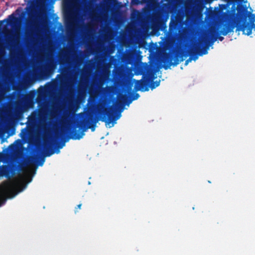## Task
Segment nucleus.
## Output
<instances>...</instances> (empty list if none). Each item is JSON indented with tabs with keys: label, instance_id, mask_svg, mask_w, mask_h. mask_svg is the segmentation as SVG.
I'll list each match as a JSON object with an SVG mask.
<instances>
[{
	"label": "nucleus",
	"instance_id": "1",
	"mask_svg": "<svg viewBox=\"0 0 255 255\" xmlns=\"http://www.w3.org/2000/svg\"><path fill=\"white\" fill-rule=\"evenodd\" d=\"M97 109L100 115V117L95 116L92 112L89 111L79 114L81 120L78 122L77 126L70 132L72 139H80L85 135L84 132L88 128H90L92 131H95L96 124L99 120L104 122L106 125H109L112 123V127L116 123V121L121 117L120 113L114 114L115 108L113 106L106 107L101 104L98 106Z\"/></svg>",
	"mask_w": 255,
	"mask_h": 255
},
{
	"label": "nucleus",
	"instance_id": "2",
	"mask_svg": "<svg viewBox=\"0 0 255 255\" xmlns=\"http://www.w3.org/2000/svg\"><path fill=\"white\" fill-rule=\"evenodd\" d=\"M143 77L144 78V81L133 79L135 83L134 87L135 91H147L149 90V87L153 90L157 87L160 84V81H153L155 77L152 72H148Z\"/></svg>",
	"mask_w": 255,
	"mask_h": 255
},
{
	"label": "nucleus",
	"instance_id": "3",
	"mask_svg": "<svg viewBox=\"0 0 255 255\" xmlns=\"http://www.w3.org/2000/svg\"><path fill=\"white\" fill-rule=\"evenodd\" d=\"M189 54V50L180 52H169L165 53L163 57V68L167 70L171 65L176 66L180 62L184 60L183 57H187Z\"/></svg>",
	"mask_w": 255,
	"mask_h": 255
},
{
	"label": "nucleus",
	"instance_id": "4",
	"mask_svg": "<svg viewBox=\"0 0 255 255\" xmlns=\"http://www.w3.org/2000/svg\"><path fill=\"white\" fill-rule=\"evenodd\" d=\"M207 39L206 38H201L196 42L193 47L189 49V54L192 60L196 61L198 56H202L207 54L209 45L207 44Z\"/></svg>",
	"mask_w": 255,
	"mask_h": 255
},
{
	"label": "nucleus",
	"instance_id": "5",
	"mask_svg": "<svg viewBox=\"0 0 255 255\" xmlns=\"http://www.w3.org/2000/svg\"><path fill=\"white\" fill-rule=\"evenodd\" d=\"M45 96L42 92L39 91L37 97L35 99L36 102L38 104L40 109L32 112L30 115L27 118L28 121L32 125L35 124L42 113L44 112V100Z\"/></svg>",
	"mask_w": 255,
	"mask_h": 255
},
{
	"label": "nucleus",
	"instance_id": "6",
	"mask_svg": "<svg viewBox=\"0 0 255 255\" xmlns=\"http://www.w3.org/2000/svg\"><path fill=\"white\" fill-rule=\"evenodd\" d=\"M18 188V183L16 181H10L4 183L0 189V206L3 204L5 199L2 194V192L7 194H16Z\"/></svg>",
	"mask_w": 255,
	"mask_h": 255
},
{
	"label": "nucleus",
	"instance_id": "7",
	"mask_svg": "<svg viewBox=\"0 0 255 255\" xmlns=\"http://www.w3.org/2000/svg\"><path fill=\"white\" fill-rule=\"evenodd\" d=\"M35 91L30 92L28 94L23 95L21 99L16 103V106L24 110L33 108L36 96Z\"/></svg>",
	"mask_w": 255,
	"mask_h": 255
},
{
	"label": "nucleus",
	"instance_id": "8",
	"mask_svg": "<svg viewBox=\"0 0 255 255\" xmlns=\"http://www.w3.org/2000/svg\"><path fill=\"white\" fill-rule=\"evenodd\" d=\"M228 21L226 23H221L220 25V27L221 28V30L219 31H217L216 30L215 28L211 29L209 31V33L207 36L203 37L202 38H206L207 39V43H209L208 45H210L213 44V43L216 40L217 38H218L219 40L220 41H223L224 39L223 36H218L219 34H222L221 33V30L223 29L224 27V25L226 23H228L229 21L227 18Z\"/></svg>",
	"mask_w": 255,
	"mask_h": 255
},
{
	"label": "nucleus",
	"instance_id": "9",
	"mask_svg": "<svg viewBox=\"0 0 255 255\" xmlns=\"http://www.w3.org/2000/svg\"><path fill=\"white\" fill-rule=\"evenodd\" d=\"M139 97L138 93H133L132 96L129 98L127 95H121L119 97L117 102V106L122 108V111L124 110V107L125 105H129L133 101L137 100Z\"/></svg>",
	"mask_w": 255,
	"mask_h": 255
},
{
	"label": "nucleus",
	"instance_id": "10",
	"mask_svg": "<svg viewBox=\"0 0 255 255\" xmlns=\"http://www.w3.org/2000/svg\"><path fill=\"white\" fill-rule=\"evenodd\" d=\"M17 166L12 165H0V177L5 176L9 178L14 173Z\"/></svg>",
	"mask_w": 255,
	"mask_h": 255
},
{
	"label": "nucleus",
	"instance_id": "11",
	"mask_svg": "<svg viewBox=\"0 0 255 255\" xmlns=\"http://www.w3.org/2000/svg\"><path fill=\"white\" fill-rule=\"evenodd\" d=\"M53 144L50 143V144H46L45 143L44 145V148L45 149V153L44 155L45 156H50L53 154H54L55 152L58 153L60 151L59 149L62 148L65 145V143L63 142L60 144H59L57 146V149L56 150H54V149L51 148L52 145Z\"/></svg>",
	"mask_w": 255,
	"mask_h": 255
},
{
	"label": "nucleus",
	"instance_id": "12",
	"mask_svg": "<svg viewBox=\"0 0 255 255\" xmlns=\"http://www.w3.org/2000/svg\"><path fill=\"white\" fill-rule=\"evenodd\" d=\"M57 65V62L54 58H50L45 66L44 67V71L46 73H52L55 69Z\"/></svg>",
	"mask_w": 255,
	"mask_h": 255
},
{
	"label": "nucleus",
	"instance_id": "13",
	"mask_svg": "<svg viewBox=\"0 0 255 255\" xmlns=\"http://www.w3.org/2000/svg\"><path fill=\"white\" fill-rule=\"evenodd\" d=\"M65 22L68 28H72L75 26V16L72 13L65 16Z\"/></svg>",
	"mask_w": 255,
	"mask_h": 255
},
{
	"label": "nucleus",
	"instance_id": "14",
	"mask_svg": "<svg viewBox=\"0 0 255 255\" xmlns=\"http://www.w3.org/2000/svg\"><path fill=\"white\" fill-rule=\"evenodd\" d=\"M17 20H18V18L16 17H15L14 16V14L13 13V14L9 15L7 18L5 19L4 20H3L2 21H1L0 22H3L5 21L8 24H12L17 22Z\"/></svg>",
	"mask_w": 255,
	"mask_h": 255
},
{
	"label": "nucleus",
	"instance_id": "15",
	"mask_svg": "<svg viewBox=\"0 0 255 255\" xmlns=\"http://www.w3.org/2000/svg\"><path fill=\"white\" fill-rule=\"evenodd\" d=\"M73 70H72L71 67L70 66L64 67L62 70V73L64 76H69L71 77L73 75Z\"/></svg>",
	"mask_w": 255,
	"mask_h": 255
},
{
	"label": "nucleus",
	"instance_id": "16",
	"mask_svg": "<svg viewBox=\"0 0 255 255\" xmlns=\"http://www.w3.org/2000/svg\"><path fill=\"white\" fill-rule=\"evenodd\" d=\"M35 161V158L34 157H29L27 159L26 161L24 163L21 165V167L23 168L26 166H28L33 164Z\"/></svg>",
	"mask_w": 255,
	"mask_h": 255
},
{
	"label": "nucleus",
	"instance_id": "17",
	"mask_svg": "<svg viewBox=\"0 0 255 255\" xmlns=\"http://www.w3.org/2000/svg\"><path fill=\"white\" fill-rule=\"evenodd\" d=\"M250 21L249 22L250 24H253L255 22V15L253 14H251L249 17Z\"/></svg>",
	"mask_w": 255,
	"mask_h": 255
},
{
	"label": "nucleus",
	"instance_id": "18",
	"mask_svg": "<svg viewBox=\"0 0 255 255\" xmlns=\"http://www.w3.org/2000/svg\"><path fill=\"white\" fill-rule=\"evenodd\" d=\"M45 161L44 157H41L39 160L38 165L40 166H42Z\"/></svg>",
	"mask_w": 255,
	"mask_h": 255
},
{
	"label": "nucleus",
	"instance_id": "19",
	"mask_svg": "<svg viewBox=\"0 0 255 255\" xmlns=\"http://www.w3.org/2000/svg\"><path fill=\"white\" fill-rule=\"evenodd\" d=\"M81 206H82V204H79V205H78L77 206V207H75V213H76L78 211V210L81 209Z\"/></svg>",
	"mask_w": 255,
	"mask_h": 255
},
{
	"label": "nucleus",
	"instance_id": "20",
	"mask_svg": "<svg viewBox=\"0 0 255 255\" xmlns=\"http://www.w3.org/2000/svg\"><path fill=\"white\" fill-rule=\"evenodd\" d=\"M36 0H28V3L31 5H33L35 3Z\"/></svg>",
	"mask_w": 255,
	"mask_h": 255
},
{
	"label": "nucleus",
	"instance_id": "21",
	"mask_svg": "<svg viewBox=\"0 0 255 255\" xmlns=\"http://www.w3.org/2000/svg\"><path fill=\"white\" fill-rule=\"evenodd\" d=\"M192 61V58H190V57H189V58L188 59H187L186 61H185V65H187L188 64V63L189 62H190L191 61Z\"/></svg>",
	"mask_w": 255,
	"mask_h": 255
},
{
	"label": "nucleus",
	"instance_id": "22",
	"mask_svg": "<svg viewBox=\"0 0 255 255\" xmlns=\"http://www.w3.org/2000/svg\"><path fill=\"white\" fill-rule=\"evenodd\" d=\"M169 28H170V29H171V25H170V24Z\"/></svg>",
	"mask_w": 255,
	"mask_h": 255
},
{
	"label": "nucleus",
	"instance_id": "23",
	"mask_svg": "<svg viewBox=\"0 0 255 255\" xmlns=\"http://www.w3.org/2000/svg\"><path fill=\"white\" fill-rule=\"evenodd\" d=\"M66 62H67L68 64H70V63H69V62H68V61H67V60H66Z\"/></svg>",
	"mask_w": 255,
	"mask_h": 255
}]
</instances>
